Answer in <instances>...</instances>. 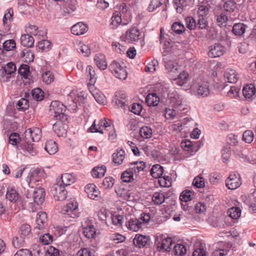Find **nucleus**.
I'll list each match as a JSON object with an SVG mask.
<instances>
[{
  "label": "nucleus",
  "instance_id": "nucleus-30",
  "mask_svg": "<svg viewBox=\"0 0 256 256\" xmlns=\"http://www.w3.org/2000/svg\"><path fill=\"white\" fill-rule=\"evenodd\" d=\"M193 0H174V4L176 12L181 14L184 8L190 5Z\"/></svg>",
  "mask_w": 256,
  "mask_h": 256
},
{
  "label": "nucleus",
  "instance_id": "nucleus-52",
  "mask_svg": "<svg viewBox=\"0 0 256 256\" xmlns=\"http://www.w3.org/2000/svg\"><path fill=\"white\" fill-rule=\"evenodd\" d=\"M134 173L128 168L124 172L121 176V179L124 182H128L133 180Z\"/></svg>",
  "mask_w": 256,
  "mask_h": 256
},
{
  "label": "nucleus",
  "instance_id": "nucleus-19",
  "mask_svg": "<svg viewBox=\"0 0 256 256\" xmlns=\"http://www.w3.org/2000/svg\"><path fill=\"white\" fill-rule=\"evenodd\" d=\"M47 214L46 212H40L37 214L34 230H42L47 225Z\"/></svg>",
  "mask_w": 256,
  "mask_h": 256
},
{
  "label": "nucleus",
  "instance_id": "nucleus-62",
  "mask_svg": "<svg viewBox=\"0 0 256 256\" xmlns=\"http://www.w3.org/2000/svg\"><path fill=\"white\" fill-rule=\"evenodd\" d=\"M42 78L44 82L46 84H50L54 81V76L50 71H46L42 74Z\"/></svg>",
  "mask_w": 256,
  "mask_h": 256
},
{
  "label": "nucleus",
  "instance_id": "nucleus-43",
  "mask_svg": "<svg viewBox=\"0 0 256 256\" xmlns=\"http://www.w3.org/2000/svg\"><path fill=\"white\" fill-rule=\"evenodd\" d=\"M194 196V192L189 190H184L180 196V200L182 202H187L191 200Z\"/></svg>",
  "mask_w": 256,
  "mask_h": 256
},
{
  "label": "nucleus",
  "instance_id": "nucleus-3",
  "mask_svg": "<svg viewBox=\"0 0 256 256\" xmlns=\"http://www.w3.org/2000/svg\"><path fill=\"white\" fill-rule=\"evenodd\" d=\"M126 40L128 42H140V46L144 44V36L136 27H132L126 30L124 34Z\"/></svg>",
  "mask_w": 256,
  "mask_h": 256
},
{
  "label": "nucleus",
  "instance_id": "nucleus-36",
  "mask_svg": "<svg viewBox=\"0 0 256 256\" xmlns=\"http://www.w3.org/2000/svg\"><path fill=\"white\" fill-rule=\"evenodd\" d=\"M150 172L154 178H159L164 173V168L160 164H154L151 168Z\"/></svg>",
  "mask_w": 256,
  "mask_h": 256
},
{
  "label": "nucleus",
  "instance_id": "nucleus-38",
  "mask_svg": "<svg viewBox=\"0 0 256 256\" xmlns=\"http://www.w3.org/2000/svg\"><path fill=\"white\" fill-rule=\"evenodd\" d=\"M160 98L154 93L149 94L147 95L146 102L150 106H154L158 104Z\"/></svg>",
  "mask_w": 256,
  "mask_h": 256
},
{
  "label": "nucleus",
  "instance_id": "nucleus-9",
  "mask_svg": "<svg viewBox=\"0 0 256 256\" xmlns=\"http://www.w3.org/2000/svg\"><path fill=\"white\" fill-rule=\"evenodd\" d=\"M168 100H170V104L172 106L178 108L180 110H186V105L182 104V96H180L176 92H172L168 94Z\"/></svg>",
  "mask_w": 256,
  "mask_h": 256
},
{
  "label": "nucleus",
  "instance_id": "nucleus-35",
  "mask_svg": "<svg viewBox=\"0 0 256 256\" xmlns=\"http://www.w3.org/2000/svg\"><path fill=\"white\" fill-rule=\"evenodd\" d=\"M34 38L28 34H22L20 37V42L26 48H31L34 44Z\"/></svg>",
  "mask_w": 256,
  "mask_h": 256
},
{
  "label": "nucleus",
  "instance_id": "nucleus-5",
  "mask_svg": "<svg viewBox=\"0 0 256 256\" xmlns=\"http://www.w3.org/2000/svg\"><path fill=\"white\" fill-rule=\"evenodd\" d=\"M109 69L117 78L124 80L127 78L128 73L125 67L116 61L114 60L112 62L109 66Z\"/></svg>",
  "mask_w": 256,
  "mask_h": 256
},
{
  "label": "nucleus",
  "instance_id": "nucleus-34",
  "mask_svg": "<svg viewBox=\"0 0 256 256\" xmlns=\"http://www.w3.org/2000/svg\"><path fill=\"white\" fill-rule=\"evenodd\" d=\"M75 181L74 177L70 174H62L60 180L58 181L59 183H62L64 186H70Z\"/></svg>",
  "mask_w": 256,
  "mask_h": 256
},
{
  "label": "nucleus",
  "instance_id": "nucleus-39",
  "mask_svg": "<svg viewBox=\"0 0 256 256\" xmlns=\"http://www.w3.org/2000/svg\"><path fill=\"white\" fill-rule=\"evenodd\" d=\"M121 14L118 12H114L111 18L110 26L112 28H116L122 23Z\"/></svg>",
  "mask_w": 256,
  "mask_h": 256
},
{
  "label": "nucleus",
  "instance_id": "nucleus-18",
  "mask_svg": "<svg viewBox=\"0 0 256 256\" xmlns=\"http://www.w3.org/2000/svg\"><path fill=\"white\" fill-rule=\"evenodd\" d=\"M201 142H198L196 145H194L192 142L190 140H184L180 144L182 148L184 150L188 152L190 155H193L200 146Z\"/></svg>",
  "mask_w": 256,
  "mask_h": 256
},
{
  "label": "nucleus",
  "instance_id": "nucleus-53",
  "mask_svg": "<svg viewBox=\"0 0 256 256\" xmlns=\"http://www.w3.org/2000/svg\"><path fill=\"white\" fill-rule=\"evenodd\" d=\"M16 107L18 110L24 111L28 108L29 102L25 98H22L16 103Z\"/></svg>",
  "mask_w": 256,
  "mask_h": 256
},
{
  "label": "nucleus",
  "instance_id": "nucleus-33",
  "mask_svg": "<svg viewBox=\"0 0 256 256\" xmlns=\"http://www.w3.org/2000/svg\"><path fill=\"white\" fill-rule=\"evenodd\" d=\"M248 28V26L243 23H236L233 26L232 32L236 36H242L244 34Z\"/></svg>",
  "mask_w": 256,
  "mask_h": 256
},
{
  "label": "nucleus",
  "instance_id": "nucleus-57",
  "mask_svg": "<svg viewBox=\"0 0 256 256\" xmlns=\"http://www.w3.org/2000/svg\"><path fill=\"white\" fill-rule=\"evenodd\" d=\"M9 143L13 146H17V144L21 142L20 136L18 133L14 132L10 134L8 138Z\"/></svg>",
  "mask_w": 256,
  "mask_h": 256
},
{
  "label": "nucleus",
  "instance_id": "nucleus-27",
  "mask_svg": "<svg viewBox=\"0 0 256 256\" xmlns=\"http://www.w3.org/2000/svg\"><path fill=\"white\" fill-rule=\"evenodd\" d=\"M142 223L138 219L130 218L126 222V226L128 230L137 232L142 228Z\"/></svg>",
  "mask_w": 256,
  "mask_h": 256
},
{
  "label": "nucleus",
  "instance_id": "nucleus-4",
  "mask_svg": "<svg viewBox=\"0 0 256 256\" xmlns=\"http://www.w3.org/2000/svg\"><path fill=\"white\" fill-rule=\"evenodd\" d=\"M26 197L28 199H30V203L32 204V202L35 204L40 206L42 204L45 198V192L44 188L40 187L36 188L31 194L30 190H28L26 194Z\"/></svg>",
  "mask_w": 256,
  "mask_h": 256
},
{
  "label": "nucleus",
  "instance_id": "nucleus-14",
  "mask_svg": "<svg viewBox=\"0 0 256 256\" xmlns=\"http://www.w3.org/2000/svg\"><path fill=\"white\" fill-rule=\"evenodd\" d=\"M24 138L30 141L38 142L42 137L41 130L38 128H28L24 133Z\"/></svg>",
  "mask_w": 256,
  "mask_h": 256
},
{
  "label": "nucleus",
  "instance_id": "nucleus-63",
  "mask_svg": "<svg viewBox=\"0 0 256 256\" xmlns=\"http://www.w3.org/2000/svg\"><path fill=\"white\" fill-rule=\"evenodd\" d=\"M3 46L6 51L12 50L16 48V44L14 40H9L4 42Z\"/></svg>",
  "mask_w": 256,
  "mask_h": 256
},
{
  "label": "nucleus",
  "instance_id": "nucleus-26",
  "mask_svg": "<svg viewBox=\"0 0 256 256\" xmlns=\"http://www.w3.org/2000/svg\"><path fill=\"white\" fill-rule=\"evenodd\" d=\"M171 78L174 80L176 84L182 86L188 82L189 78L188 74L187 72L184 70L178 76L177 78L174 76Z\"/></svg>",
  "mask_w": 256,
  "mask_h": 256
},
{
  "label": "nucleus",
  "instance_id": "nucleus-2",
  "mask_svg": "<svg viewBox=\"0 0 256 256\" xmlns=\"http://www.w3.org/2000/svg\"><path fill=\"white\" fill-rule=\"evenodd\" d=\"M85 92H72L68 96V106L69 110L76 111L78 108V104L80 105L84 102L86 98Z\"/></svg>",
  "mask_w": 256,
  "mask_h": 256
},
{
  "label": "nucleus",
  "instance_id": "nucleus-64",
  "mask_svg": "<svg viewBox=\"0 0 256 256\" xmlns=\"http://www.w3.org/2000/svg\"><path fill=\"white\" fill-rule=\"evenodd\" d=\"M46 256H59V250L56 248L49 246L46 248Z\"/></svg>",
  "mask_w": 256,
  "mask_h": 256
},
{
  "label": "nucleus",
  "instance_id": "nucleus-12",
  "mask_svg": "<svg viewBox=\"0 0 256 256\" xmlns=\"http://www.w3.org/2000/svg\"><path fill=\"white\" fill-rule=\"evenodd\" d=\"M226 52L224 47L220 43H216L208 47L209 57L216 58L222 56Z\"/></svg>",
  "mask_w": 256,
  "mask_h": 256
},
{
  "label": "nucleus",
  "instance_id": "nucleus-23",
  "mask_svg": "<svg viewBox=\"0 0 256 256\" xmlns=\"http://www.w3.org/2000/svg\"><path fill=\"white\" fill-rule=\"evenodd\" d=\"M149 242L150 238L148 237L138 234H136L133 240L134 246L139 248L146 246Z\"/></svg>",
  "mask_w": 256,
  "mask_h": 256
},
{
  "label": "nucleus",
  "instance_id": "nucleus-54",
  "mask_svg": "<svg viewBox=\"0 0 256 256\" xmlns=\"http://www.w3.org/2000/svg\"><path fill=\"white\" fill-rule=\"evenodd\" d=\"M140 134L143 138H148L152 136V130L148 126H143L140 130Z\"/></svg>",
  "mask_w": 256,
  "mask_h": 256
},
{
  "label": "nucleus",
  "instance_id": "nucleus-10",
  "mask_svg": "<svg viewBox=\"0 0 256 256\" xmlns=\"http://www.w3.org/2000/svg\"><path fill=\"white\" fill-rule=\"evenodd\" d=\"M59 182H58L57 184L53 186L51 191L56 200L62 201L67 198L68 192L65 186Z\"/></svg>",
  "mask_w": 256,
  "mask_h": 256
},
{
  "label": "nucleus",
  "instance_id": "nucleus-25",
  "mask_svg": "<svg viewBox=\"0 0 256 256\" xmlns=\"http://www.w3.org/2000/svg\"><path fill=\"white\" fill-rule=\"evenodd\" d=\"M224 80L230 83H236L238 79V75L236 70L227 69L224 74Z\"/></svg>",
  "mask_w": 256,
  "mask_h": 256
},
{
  "label": "nucleus",
  "instance_id": "nucleus-21",
  "mask_svg": "<svg viewBox=\"0 0 256 256\" xmlns=\"http://www.w3.org/2000/svg\"><path fill=\"white\" fill-rule=\"evenodd\" d=\"M64 122L58 120L52 126L54 131L59 137L65 136L67 133V126L64 124Z\"/></svg>",
  "mask_w": 256,
  "mask_h": 256
},
{
  "label": "nucleus",
  "instance_id": "nucleus-32",
  "mask_svg": "<svg viewBox=\"0 0 256 256\" xmlns=\"http://www.w3.org/2000/svg\"><path fill=\"white\" fill-rule=\"evenodd\" d=\"M94 60L97 66L101 70H104L107 67L105 56L102 54H96L94 57Z\"/></svg>",
  "mask_w": 256,
  "mask_h": 256
},
{
  "label": "nucleus",
  "instance_id": "nucleus-17",
  "mask_svg": "<svg viewBox=\"0 0 256 256\" xmlns=\"http://www.w3.org/2000/svg\"><path fill=\"white\" fill-rule=\"evenodd\" d=\"M192 89L196 95L202 97L207 96L210 94L209 85L207 83L193 85Z\"/></svg>",
  "mask_w": 256,
  "mask_h": 256
},
{
  "label": "nucleus",
  "instance_id": "nucleus-49",
  "mask_svg": "<svg viewBox=\"0 0 256 256\" xmlns=\"http://www.w3.org/2000/svg\"><path fill=\"white\" fill-rule=\"evenodd\" d=\"M32 96L36 101H41L44 98V92L40 88H36L32 90Z\"/></svg>",
  "mask_w": 256,
  "mask_h": 256
},
{
  "label": "nucleus",
  "instance_id": "nucleus-37",
  "mask_svg": "<svg viewBox=\"0 0 256 256\" xmlns=\"http://www.w3.org/2000/svg\"><path fill=\"white\" fill-rule=\"evenodd\" d=\"M106 170L104 166H98L94 168L91 172L92 176L95 178H99L103 176Z\"/></svg>",
  "mask_w": 256,
  "mask_h": 256
},
{
  "label": "nucleus",
  "instance_id": "nucleus-46",
  "mask_svg": "<svg viewBox=\"0 0 256 256\" xmlns=\"http://www.w3.org/2000/svg\"><path fill=\"white\" fill-rule=\"evenodd\" d=\"M228 214L234 220L238 218L241 214V210L238 207H232L228 209Z\"/></svg>",
  "mask_w": 256,
  "mask_h": 256
},
{
  "label": "nucleus",
  "instance_id": "nucleus-40",
  "mask_svg": "<svg viewBox=\"0 0 256 256\" xmlns=\"http://www.w3.org/2000/svg\"><path fill=\"white\" fill-rule=\"evenodd\" d=\"M18 234L24 238H28L31 234L30 226L28 224H22L20 228Z\"/></svg>",
  "mask_w": 256,
  "mask_h": 256
},
{
  "label": "nucleus",
  "instance_id": "nucleus-28",
  "mask_svg": "<svg viewBox=\"0 0 256 256\" xmlns=\"http://www.w3.org/2000/svg\"><path fill=\"white\" fill-rule=\"evenodd\" d=\"M129 169L135 174H138L145 168V163L143 161H136L130 162L129 165Z\"/></svg>",
  "mask_w": 256,
  "mask_h": 256
},
{
  "label": "nucleus",
  "instance_id": "nucleus-45",
  "mask_svg": "<svg viewBox=\"0 0 256 256\" xmlns=\"http://www.w3.org/2000/svg\"><path fill=\"white\" fill-rule=\"evenodd\" d=\"M20 56L24 58L26 62H31L34 60V54L31 50L26 48L21 52Z\"/></svg>",
  "mask_w": 256,
  "mask_h": 256
},
{
  "label": "nucleus",
  "instance_id": "nucleus-58",
  "mask_svg": "<svg viewBox=\"0 0 256 256\" xmlns=\"http://www.w3.org/2000/svg\"><path fill=\"white\" fill-rule=\"evenodd\" d=\"M224 8L227 12H234L236 8V3L234 0H228L225 2Z\"/></svg>",
  "mask_w": 256,
  "mask_h": 256
},
{
  "label": "nucleus",
  "instance_id": "nucleus-41",
  "mask_svg": "<svg viewBox=\"0 0 256 256\" xmlns=\"http://www.w3.org/2000/svg\"><path fill=\"white\" fill-rule=\"evenodd\" d=\"M6 198L11 202H16L19 198V194L15 189L8 188L6 194Z\"/></svg>",
  "mask_w": 256,
  "mask_h": 256
},
{
  "label": "nucleus",
  "instance_id": "nucleus-44",
  "mask_svg": "<svg viewBox=\"0 0 256 256\" xmlns=\"http://www.w3.org/2000/svg\"><path fill=\"white\" fill-rule=\"evenodd\" d=\"M210 6L207 2L198 6V16H206L209 13Z\"/></svg>",
  "mask_w": 256,
  "mask_h": 256
},
{
  "label": "nucleus",
  "instance_id": "nucleus-7",
  "mask_svg": "<svg viewBox=\"0 0 256 256\" xmlns=\"http://www.w3.org/2000/svg\"><path fill=\"white\" fill-rule=\"evenodd\" d=\"M44 175V171L39 168L32 169L26 179V182L28 186L32 188L34 184L36 182L41 180Z\"/></svg>",
  "mask_w": 256,
  "mask_h": 256
},
{
  "label": "nucleus",
  "instance_id": "nucleus-1",
  "mask_svg": "<svg viewBox=\"0 0 256 256\" xmlns=\"http://www.w3.org/2000/svg\"><path fill=\"white\" fill-rule=\"evenodd\" d=\"M69 110L67 106L58 100L52 101L50 106V112L54 118L58 120L66 121L68 119V116L65 114L66 108Z\"/></svg>",
  "mask_w": 256,
  "mask_h": 256
},
{
  "label": "nucleus",
  "instance_id": "nucleus-48",
  "mask_svg": "<svg viewBox=\"0 0 256 256\" xmlns=\"http://www.w3.org/2000/svg\"><path fill=\"white\" fill-rule=\"evenodd\" d=\"M152 202L156 205H160L164 202L165 196L162 193L156 192L152 196Z\"/></svg>",
  "mask_w": 256,
  "mask_h": 256
},
{
  "label": "nucleus",
  "instance_id": "nucleus-56",
  "mask_svg": "<svg viewBox=\"0 0 256 256\" xmlns=\"http://www.w3.org/2000/svg\"><path fill=\"white\" fill-rule=\"evenodd\" d=\"M171 178L169 176H161L158 178V182L162 187H169L171 185Z\"/></svg>",
  "mask_w": 256,
  "mask_h": 256
},
{
  "label": "nucleus",
  "instance_id": "nucleus-47",
  "mask_svg": "<svg viewBox=\"0 0 256 256\" xmlns=\"http://www.w3.org/2000/svg\"><path fill=\"white\" fill-rule=\"evenodd\" d=\"M83 232L86 238H91L95 236L96 230L93 225H90L84 228Z\"/></svg>",
  "mask_w": 256,
  "mask_h": 256
},
{
  "label": "nucleus",
  "instance_id": "nucleus-51",
  "mask_svg": "<svg viewBox=\"0 0 256 256\" xmlns=\"http://www.w3.org/2000/svg\"><path fill=\"white\" fill-rule=\"evenodd\" d=\"M174 254L176 256H184L186 251V247L182 244H175L173 248Z\"/></svg>",
  "mask_w": 256,
  "mask_h": 256
},
{
  "label": "nucleus",
  "instance_id": "nucleus-59",
  "mask_svg": "<svg viewBox=\"0 0 256 256\" xmlns=\"http://www.w3.org/2000/svg\"><path fill=\"white\" fill-rule=\"evenodd\" d=\"M158 61L154 59L146 66L145 71L146 72H153L156 70V67L158 66Z\"/></svg>",
  "mask_w": 256,
  "mask_h": 256
},
{
  "label": "nucleus",
  "instance_id": "nucleus-60",
  "mask_svg": "<svg viewBox=\"0 0 256 256\" xmlns=\"http://www.w3.org/2000/svg\"><path fill=\"white\" fill-rule=\"evenodd\" d=\"M242 140L246 143L250 144L254 140V133L250 130H246L242 135Z\"/></svg>",
  "mask_w": 256,
  "mask_h": 256
},
{
  "label": "nucleus",
  "instance_id": "nucleus-22",
  "mask_svg": "<svg viewBox=\"0 0 256 256\" xmlns=\"http://www.w3.org/2000/svg\"><path fill=\"white\" fill-rule=\"evenodd\" d=\"M256 89L253 84L246 86L242 89V93L244 98L248 100H252L255 98Z\"/></svg>",
  "mask_w": 256,
  "mask_h": 256
},
{
  "label": "nucleus",
  "instance_id": "nucleus-16",
  "mask_svg": "<svg viewBox=\"0 0 256 256\" xmlns=\"http://www.w3.org/2000/svg\"><path fill=\"white\" fill-rule=\"evenodd\" d=\"M34 144L30 140H26L25 138L18 146H17V149L22 150L24 152L34 156L36 154V150L34 148Z\"/></svg>",
  "mask_w": 256,
  "mask_h": 256
},
{
  "label": "nucleus",
  "instance_id": "nucleus-42",
  "mask_svg": "<svg viewBox=\"0 0 256 256\" xmlns=\"http://www.w3.org/2000/svg\"><path fill=\"white\" fill-rule=\"evenodd\" d=\"M86 74L88 78H89L90 83L94 84L96 80V72L94 68L91 66H88L86 67Z\"/></svg>",
  "mask_w": 256,
  "mask_h": 256
},
{
  "label": "nucleus",
  "instance_id": "nucleus-13",
  "mask_svg": "<svg viewBox=\"0 0 256 256\" xmlns=\"http://www.w3.org/2000/svg\"><path fill=\"white\" fill-rule=\"evenodd\" d=\"M242 184L238 174H231L226 180V186L230 190H234Z\"/></svg>",
  "mask_w": 256,
  "mask_h": 256
},
{
  "label": "nucleus",
  "instance_id": "nucleus-6",
  "mask_svg": "<svg viewBox=\"0 0 256 256\" xmlns=\"http://www.w3.org/2000/svg\"><path fill=\"white\" fill-rule=\"evenodd\" d=\"M174 244L170 238L157 236L155 240V245L160 252H169L172 248V246Z\"/></svg>",
  "mask_w": 256,
  "mask_h": 256
},
{
  "label": "nucleus",
  "instance_id": "nucleus-20",
  "mask_svg": "<svg viewBox=\"0 0 256 256\" xmlns=\"http://www.w3.org/2000/svg\"><path fill=\"white\" fill-rule=\"evenodd\" d=\"M85 192L90 199L96 200L100 197V191L94 184H89L86 185Z\"/></svg>",
  "mask_w": 256,
  "mask_h": 256
},
{
  "label": "nucleus",
  "instance_id": "nucleus-29",
  "mask_svg": "<svg viewBox=\"0 0 256 256\" xmlns=\"http://www.w3.org/2000/svg\"><path fill=\"white\" fill-rule=\"evenodd\" d=\"M125 158V152L122 149L117 150L112 154V162L117 166L121 164Z\"/></svg>",
  "mask_w": 256,
  "mask_h": 256
},
{
  "label": "nucleus",
  "instance_id": "nucleus-11",
  "mask_svg": "<svg viewBox=\"0 0 256 256\" xmlns=\"http://www.w3.org/2000/svg\"><path fill=\"white\" fill-rule=\"evenodd\" d=\"M112 102L118 106L125 109L128 104V96L123 92H116L114 97L112 99Z\"/></svg>",
  "mask_w": 256,
  "mask_h": 256
},
{
  "label": "nucleus",
  "instance_id": "nucleus-31",
  "mask_svg": "<svg viewBox=\"0 0 256 256\" xmlns=\"http://www.w3.org/2000/svg\"><path fill=\"white\" fill-rule=\"evenodd\" d=\"M44 150L48 154L52 155L58 152V146L54 141L50 140L46 142Z\"/></svg>",
  "mask_w": 256,
  "mask_h": 256
},
{
  "label": "nucleus",
  "instance_id": "nucleus-15",
  "mask_svg": "<svg viewBox=\"0 0 256 256\" xmlns=\"http://www.w3.org/2000/svg\"><path fill=\"white\" fill-rule=\"evenodd\" d=\"M165 70L171 78L176 76L179 72L180 66L174 61L169 60L164 62Z\"/></svg>",
  "mask_w": 256,
  "mask_h": 256
},
{
  "label": "nucleus",
  "instance_id": "nucleus-8",
  "mask_svg": "<svg viewBox=\"0 0 256 256\" xmlns=\"http://www.w3.org/2000/svg\"><path fill=\"white\" fill-rule=\"evenodd\" d=\"M78 207V202L74 200H72L64 206L62 212L64 214H68L72 218H78L80 216Z\"/></svg>",
  "mask_w": 256,
  "mask_h": 256
},
{
  "label": "nucleus",
  "instance_id": "nucleus-24",
  "mask_svg": "<svg viewBox=\"0 0 256 256\" xmlns=\"http://www.w3.org/2000/svg\"><path fill=\"white\" fill-rule=\"evenodd\" d=\"M88 30L86 24L82 22H79L74 25L71 28L72 34L79 36L85 34Z\"/></svg>",
  "mask_w": 256,
  "mask_h": 256
},
{
  "label": "nucleus",
  "instance_id": "nucleus-50",
  "mask_svg": "<svg viewBox=\"0 0 256 256\" xmlns=\"http://www.w3.org/2000/svg\"><path fill=\"white\" fill-rule=\"evenodd\" d=\"M172 30L177 34H181L184 32L185 27L182 22H176L172 26Z\"/></svg>",
  "mask_w": 256,
  "mask_h": 256
},
{
  "label": "nucleus",
  "instance_id": "nucleus-61",
  "mask_svg": "<svg viewBox=\"0 0 256 256\" xmlns=\"http://www.w3.org/2000/svg\"><path fill=\"white\" fill-rule=\"evenodd\" d=\"M196 25L200 29H206L208 27V22L206 16H198Z\"/></svg>",
  "mask_w": 256,
  "mask_h": 256
},
{
  "label": "nucleus",
  "instance_id": "nucleus-55",
  "mask_svg": "<svg viewBox=\"0 0 256 256\" xmlns=\"http://www.w3.org/2000/svg\"><path fill=\"white\" fill-rule=\"evenodd\" d=\"M37 47L42 51H48L51 48V43L48 40H44L39 42Z\"/></svg>",
  "mask_w": 256,
  "mask_h": 256
}]
</instances>
